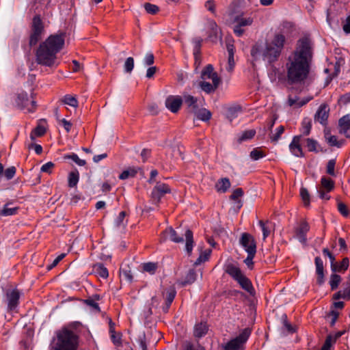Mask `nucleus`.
<instances>
[{"label":"nucleus","instance_id":"nucleus-40","mask_svg":"<svg viewBox=\"0 0 350 350\" xmlns=\"http://www.w3.org/2000/svg\"><path fill=\"white\" fill-rule=\"evenodd\" d=\"M46 129L44 126L38 124L31 131L30 138L31 140H34L36 137L43 136L46 133Z\"/></svg>","mask_w":350,"mask_h":350},{"label":"nucleus","instance_id":"nucleus-28","mask_svg":"<svg viewBox=\"0 0 350 350\" xmlns=\"http://www.w3.org/2000/svg\"><path fill=\"white\" fill-rule=\"evenodd\" d=\"M208 330V326L206 322L197 323L193 328V336L197 338H201L207 334Z\"/></svg>","mask_w":350,"mask_h":350},{"label":"nucleus","instance_id":"nucleus-26","mask_svg":"<svg viewBox=\"0 0 350 350\" xmlns=\"http://www.w3.org/2000/svg\"><path fill=\"white\" fill-rule=\"evenodd\" d=\"M12 204V202L9 201L4 204L2 209L0 210V217L12 216L18 214L20 208L18 206L10 207V206Z\"/></svg>","mask_w":350,"mask_h":350},{"label":"nucleus","instance_id":"nucleus-4","mask_svg":"<svg viewBox=\"0 0 350 350\" xmlns=\"http://www.w3.org/2000/svg\"><path fill=\"white\" fill-rule=\"evenodd\" d=\"M285 42L286 38L284 34L275 33L273 39L265 44V48L262 53L263 59L270 64L276 62L282 53Z\"/></svg>","mask_w":350,"mask_h":350},{"label":"nucleus","instance_id":"nucleus-1","mask_svg":"<svg viewBox=\"0 0 350 350\" xmlns=\"http://www.w3.org/2000/svg\"><path fill=\"white\" fill-rule=\"evenodd\" d=\"M313 42L309 37L299 38L285 64L289 85L304 83L308 79L313 61Z\"/></svg>","mask_w":350,"mask_h":350},{"label":"nucleus","instance_id":"nucleus-49","mask_svg":"<svg viewBox=\"0 0 350 350\" xmlns=\"http://www.w3.org/2000/svg\"><path fill=\"white\" fill-rule=\"evenodd\" d=\"M110 338L113 344L116 347H121L122 345V334L121 332H113L110 333Z\"/></svg>","mask_w":350,"mask_h":350},{"label":"nucleus","instance_id":"nucleus-22","mask_svg":"<svg viewBox=\"0 0 350 350\" xmlns=\"http://www.w3.org/2000/svg\"><path fill=\"white\" fill-rule=\"evenodd\" d=\"M339 133L347 138H350V115L347 114L341 117L338 120Z\"/></svg>","mask_w":350,"mask_h":350},{"label":"nucleus","instance_id":"nucleus-43","mask_svg":"<svg viewBox=\"0 0 350 350\" xmlns=\"http://www.w3.org/2000/svg\"><path fill=\"white\" fill-rule=\"evenodd\" d=\"M256 130L254 129H250L244 131L241 135L239 137L237 141L239 144L242 143L243 142L250 140L252 139L255 135H256Z\"/></svg>","mask_w":350,"mask_h":350},{"label":"nucleus","instance_id":"nucleus-52","mask_svg":"<svg viewBox=\"0 0 350 350\" xmlns=\"http://www.w3.org/2000/svg\"><path fill=\"white\" fill-rule=\"evenodd\" d=\"M234 21L237 23V25L241 27L250 26L253 23V19L252 18H243L242 16H237Z\"/></svg>","mask_w":350,"mask_h":350},{"label":"nucleus","instance_id":"nucleus-46","mask_svg":"<svg viewBox=\"0 0 350 350\" xmlns=\"http://www.w3.org/2000/svg\"><path fill=\"white\" fill-rule=\"evenodd\" d=\"M183 350H206V349L198 342L195 344L191 341L186 340L183 344Z\"/></svg>","mask_w":350,"mask_h":350},{"label":"nucleus","instance_id":"nucleus-39","mask_svg":"<svg viewBox=\"0 0 350 350\" xmlns=\"http://www.w3.org/2000/svg\"><path fill=\"white\" fill-rule=\"evenodd\" d=\"M196 278H197V274H196V271H195V269H189L185 277L184 281L182 282V285L186 286L187 284H193L196 280Z\"/></svg>","mask_w":350,"mask_h":350},{"label":"nucleus","instance_id":"nucleus-42","mask_svg":"<svg viewBox=\"0 0 350 350\" xmlns=\"http://www.w3.org/2000/svg\"><path fill=\"white\" fill-rule=\"evenodd\" d=\"M312 129V122L309 118H304L301 122V132L303 136H307L310 133Z\"/></svg>","mask_w":350,"mask_h":350},{"label":"nucleus","instance_id":"nucleus-56","mask_svg":"<svg viewBox=\"0 0 350 350\" xmlns=\"http://www.w3.org/2000/svg\"><path fill=\"white\" fill-rule=\"evenodd\" d=\"M202 39L200 38H196L193 41L194 43V49H193V55L195 56L196 61L197 60L198 57L200 55V49L202 46Z\"/></svg>","mask_w":350,"mask_h":350},{"label":"nucleus","instance_id":"nucleus-25","mask_svg":"<svg viewBox=\"0 0 350 350\" xmlns=\"http://www.w3.org/2000/svg\"><path fill=\"white\" fill-rule=\"evenodd\" d=\"M349 266V259L347 257L344 258L341 262H335L331 265V270L334 273H344L347 270Z\"/></svg>","mask_w":350,"mask_h":350},{"label":"nucleus","instance_id":"nucleus-30","mask_svg":"<svg viewBox=\"0 0 350 350\" xmlns=\"http://www.w3.org/2000/svg\"><path fill=\"white\" fill-rule=\"evenodd\" d=\"M242 111V107L239 105H234L230 106L226 109V117L230 121L232 122L235 119L239 113Z\"/></svg>","mask_w":350,"mask_h":350},{"label":"nucleus","instance_id":"nucleus-8","mask_svg":"<svg viewBox=\"0 0 350 350\" xmlns=\"http://www.w3.org/2000/svg\"><path fill=\"white\" fill-rule=\"evenodd\" d=\"M35 96L33 91L31 92L30 97L26 92L22 91L18 93L15 99L16 106L21 110L26 109L29 113H33L37 109Z\"/></svg>","mask_w":350,"mask_h":350},{"label":"nucleus","instance_id":"nucleus-54","mask_svg":"<svg viewBox=\"0 0 350 350\" xmlns=\"http://www.w3.org/2000/svg\"><path fill=\"white\" fill-rule=\"evenodd\" d=\"M16 173V167L10 166V167L6 168L5 170L3 169V176H4L7 180H10L14 177Z\"/></svg>","mask_w":350,"mask_h":350},{"label":"nucleus","instance_id":"nucleus-5","mask_svg":"<svg viewBox=\"0 0 350 350\" xmlns=\"http://www.w3.org/2000/svg\"><path fill=\"white\" fill-rule=\"evenodd\" d=\"M2 304L5 307V311L8 314H14L18 312L21 291L14 288H8L3 291Z\"/></svg>","mask_w":350,"mask_h":350},{"label":"nucleus","instance_id":"nucleus-2","mask_svg":"<svg viewBox=\"0 0 350 350\" xmlns=\"http://www.w3.org/2000/svg\"><path fill=\"white\" fill-rule=\"evenodd\" d=\"M65 38L66 33L60 31L50 35L37 49L36 62L47 67L57 66V55L64 48Z\"/></svg>","mask_w":350,"mask_h":350},{"label":"nucleus","instance_id":"nucleus-21","mask_svg":"<svg viewBox=\"0 0 350 350\" xmlns=\"http://www.w3.org/2000/svg\"><path fill=\"white\" fill-rule=\"evenodd\" d=\"M101 299V296L99 294H93L92 296L87 299H81V301L85 305L89 306L91 310L95 312L99 313L101 312L100 308L98 303Z\"/></svg>","mask_w":350,"mask_h":350},{"label":"nucleus","instance_id":"nucleus-55","mask_svg":"<svg viewBox=\"0 0 350 350\" xmlns=\"http://www.w3.org/2000/svg\"><path fill=\"white\" fill-rule=\"evenodd\" d=\"M336 159H330L328 161L326 166V172L327 174L332 176H336L335 172V165H336Z\"/></svg>","mask_w":350,"mask_h":350},{"label":"nucleus","instance_id":"nucleus-27","mask_svg":"<svg viewBox=\"0 0 350 350\" xmlns=\"http://www.w3.org/2000/svg\"><path fill=\"white\" fill-rule=\"evenodd\" d=\"M231 187V183L228 178H221L215 184V189L218 193H225Z\"/></svg>","mask_w":350,"mask_h":350},{"label":"nucleus","instance_id":"nucleus-6","mask_svg":"<svg viewBox=\"0 0 350 350\" xmlns=\"http://www.w3.org/2000/svg\"><path fill=\"white\" fill-rule=\"evenodd\" d=\"M226 271L230 276L237 281L242 289L248 293L250 295H255L256 291L251 280L242 273L239 267H236L232 264H230L227 266Z\"/></svg>","mask_w":350,"mask_h":350},{"label":"nucleus","instance_id":"nucleus-7","mask_svg":"<svg viewBox=\"0 0 350 350\" xmlns=\"http://www.w3.org/2000/svg\"><path fill=\"white\" fill-rule=\"evenodd\" d=\"M44 32V25L42 18L39 16H34L30 26L29 38V45L30 47L36 46L42 39Z\"/></svg>","mask_w":350,"mask_h":350},{"label":"nucleus","instance_id":"nucleus-31","mask_svg":"<svg viewBox=\"0 0 350 350\" xmlns=\"http://www.w3.org/2000/svg\"><path fill=\"white\" fill-rule=\"evenodd\" d=\"M93 271L98 277L106 279L109 276V271L103 263L97 262L92 267Z\"/></svg>","mask_w":350,"mask_h":350},{"label":"nucleus","instance_id":"nucleus-62","mask_svg":"<svg viewBox=\"0 0 350 350\" xmlns=\"http://www.w3.org/2000/svg\"><path fill=\"white\" fill-rule=\"evenodd\" d=\"M332 334L327 335L321 350H332V345L334 344L332 342Z\"/></svg>","mask_w":350,"mask_h":350},{"label":"nucleus","instance_id":"nucleus-60","mask_svg":"<svg viewBox=\"0 0 350 350\" xmlns=\"http://www.w3.org/2000/svg\"><path fill=\"white\" fill-rule=\"evenodd\" d=\"M144 7L146 12L150 14H155L159 11V8L157 5L150 3H145Z\"/></svg>","mask_w":350,"mask_h":350},{"label":"nucleus","instance_id":"nucleus-24","mask_svg":"<svg viewBox=\"0 0 350 350\" xmlns=\"http://www.w3.org/2000/svg\"><path fill=\"white\" fill-rule=\"evenodd\" d=\"M176 291L174 288H169L166 292V295L165 298V304L162 308L163 312L164 313H167L169 309L176 297Z\"/></svg>","mask_w":350,"mask_h":350},{"label":"nucleus","instance_id":"nucleus-18","mask_svg":"<svg viewBox=\"0 0 350 350\" xmlns=\"http://www.w3.org/2000/svg\"><path fill=\"white\" fill-rule=\"evenodd\" d=\"M315 264V273L317 276V284L322 286L325 283V269L323 266V262L319 256H317L314 258Z\"/></svg>","mask_w":350,"mask_h":350},{"label":"nucleus","instance_id":"nucleus-47","mask_svg":"<svg viewBox=\"0 0 350 350\" xmlns=\"http://www.w3.org/2000/svg\"><path fill=\"white\" fill-rule=\"evenodd\" d=\"M244 194V191L242 188H237L234 190H233L232 194L230 196V199L231 200L237 202L240 205L239 206V208H240L242 206V204L241 202V200H239L240 198H241Z\"/></svg>","mask_w":350,"mask_h":350},{"label":"nucleus","instance_id":"nucleus-10","mask_svg":"<svg viewBox=\"0 0 350 350\" xmlns=\"http://www.w3.org/2000/svg\"><path fill=\"white\" fill-rule=\"evenodd\" d=\"M239 244L247 253H256V241L253 235L248 232H243L239 238Z\"/></svg>","mask_w":350,"mask_h":350},{"label":"nucleus","instance_id":"nucleus-20","mask_svg":"<svg viewBox=\"0 0 350 350\" xmlns=\"http://www.w3.org/2000/svg\"><path fill=\"white\" fill-rule=\"evenodd\" d=\"M329 108L327 104H321L314 115V120L326 125L329 117Z\"/></svg>","mask_w":350,"mask_h":350},{"label":"nucleus","instance_id":"nucleus-61","mask_svg":"<svg viewBox=\"0 0 350 350\" xmlns=\"http://www.w3.org/2000/svg\"><path fill=\"white\" fill-rule=\"evenodd\" d=\"M134 68V59L132 57L126 58L124 65V70L126 72L131 73Z\"/></svg>","mask_w":350,"mask_h":350},{"label":"nucleus","instance_id":"nucleus-51","mask_svg":"<svg viewBox=\"0 0 350 350\" xmlns=\"http://www.w3.org/2000/svg\"><path fill=\"white\" fill-rule=\"evenodd\" d=\"M64 159L66 160L71 159L79 166H84L86 164V161L79 159L78 155L75 153L65 154Z\"/></svg>","mask_w":350,"mask_h":350},{"label":"nucleus","instance_id":"nucleus-37","mask_svg":"<svg viewBox=\"0 0 350 350\" xmlns=\"http://www.w3.org/2000/svg\"><path fill=\"white\" fill-rule=\"evenodd\" d=\"M193 113L196 116L198 120H200L204 122L208 121L211 118L212 116L211 111L205 108H202L200 109H198L196 113Z\"/></svg>","mask_w":350,"mask_h":350},{"label":"nucleus","instance_id":"nucleus-3","mask_svg":"<svg viewBox=\"0 0 350 350\" xmlns=\"http://www.w3.org/2000/svg\"><path fill=\"white\" fill-rule=\"evenodd\" d=\"M79 345V335L68 327H62L55 332L49 348V350H77Z\"/></svg>","mask_w":350,"mask_h":350},{"label":"nucleus","instance_id":"nucleus-15","mask_svg":"<svg viewBox=\"0 0 350 350\" xmlns=\"http://www.w3.org/2000/svg\"><path fill=\"white\" fill-rule=\"evenodd\" d=\"M310 230L309 224L306 220H301L297 227L294 229L295 237L301 243H306L307 241V233Z\"/></svg>","mask_w":350,"mask_h":350},{"label":"nucleus","instance_id":"nucleus-32","mask_svg":"<svg viewBox=\"0 0 350 350\" xmlns=\"http://www.w3.org/2000/svg\"><path fill=\"white\" fill-rule=\"evenodd\" d=\"M306 146L309 152H319L322 151L318 142L312 138H306L304 139Z\"/></svg>","mask_w":350,"mask_h":350},{"label":"nucleus","instance_id":"nucleus-16","mask_svg":"<svg viewBox=\"0 0 350 350\" xmlns=\"http://www.w3.org/2000/svg\"><path fill=\"white\" fill-rule=\"evenodd\" d=\"M200 78L202 80H211L212 82L221 83V79L214 70L212 64L206 65L202 70Z\"/></svg>","mask_w":350,"mask_h":350},{"label":"nucleus","instance_id":"nucleus-38","mask_svg":"<svg viewBox=\"0 0 350 350\" xmlns=\"http://www.w3.org/2000/svg\"><path fill=\"white\" fill-rule=\"evenodd\" d=\"M321 185L322 189L326 190L327 192H330L334 189L335 183L330 178L323 176L321 179Z\"/></svg>","mask_w":350,"mask_h":350},{"label":"nucleus","instance_id":"nucleus-41","mask_svg":"<svg viewBox=\"0 0 350 350\" xmlns=\"http://www.w3.org/2000/svg\"><path fill=\"white\" fill-rule=\"evenodd\" d=\"M138 169L134 167H129L124 170L119 176V178L121 180H125L130 177H135L137 174Z\"/></svg>","mask_w":350,"mask_h":350},{"label":"nucleus","instance_id":"nucleus-63","mask_svg":"<svg viewBox=\"0 0 350 350\" xmlns=\"http://www.w3.org/2000/svg\"><path fill=\"white\" fill-rule=\"evenodd\" d=\"M284 131V126H280L276 129V133L273 134L272 136L270 137L271 140L272 142H278L279 139L280 138L282 134Z\"/></svg>","mask_w":350,"mask_h":350},{"label":"nucleus","instance_id":"nucleus-53","mask_svg":"<svg viewBox=\"0 0 350 350\" xmlns=\"http://www.w3.org/2000/svg\"><path fill=\"white\" fill-rule=\"evenodd\" d=\"M300 196L301 198V200L304 202V204L306 206H308L310 203V196L308 191V189L305 187H301L300 189Z\"/></svg>","mask_w":350,"mask_h":350},{"label":"nucleus","instance_id":"nucleus-64","mask_svg":"<svg viewBox=\"0 0 350 350\" xmlns=\"http://www.w3.org/2000/svg\"><path fill=\"white\" fill-rule=\"evenodd\" d=\"M262 51L261 49V46L258 44H255L251 49V55L254 58L256 59L258 57L261 55H262Z\"/></svg>","mask_w":350,"mask_h":350},{"label":"nucleus","instance_id":"nucleus-29","mask_svg":"<svg viewBox=\"0 0 350 350\" xmlns=\"http://www.w3.org/2000/svg\"><path fill=\"white\" fill-rule=\"evenodd\" d=\"M183 100L192 113H196L198 109V98L190 94H185L183 96Z\"/></svg>","mask_w":350,"mask_h":350},{"label":"nucleus","instance_id":"nucleus-57","mask_svg":"<svg viewBox=\"0 0 350 350\" xmlns=\"http://www.w3.org/2000/svg\"><path fill=\"white\" fill-rule=\"evenodd\" d=\"M337 208L338 212L344 217H347L350 215V211L349 210L347 206L342 202H338L337 204Z\"/></svg>","mask_w":350,"mask_h":350},{"label":"nucleus","instance_id":"nucleus-11","mask_svg":"<svg viewBox=\"0 0 350 350\" xmlns=\"http://www.w3.org/2000/svg\"><path fill=\"white\" fill-rule=\"evenodd\" d=\"M171 191V188L167 184L158 182L152 190L151 198L155 204H159L162 198L165 194L170 193Z\"/></svg>","mask_w":350,"mask_h":350},{"label":"nucleus","instance_id":"nucleus-12","mask_svg":"<svg viewBox=\"0 0 350 350\" xmlns=\"http://www.w3.org/2000/svg\"><path fill=\"white\" fill-rule=\"evenodd\" d=\"M302 141L301 135H295L289 144L288 147L291 153L296 157L303 158L305 157V153L301 147Z\"/></svg>","mask_w":350,"mask_h":350},{"label":"nucleus","instance_id":"nucleus-14","mask_svg":"<svg viewBox=\"0 0 350 350\" xmlns=\"http://www.w3.org/2000/svg\"><path fill=\"white\" fill-rule=\"evenodd\" d=\"M183 100L180 96H168L165 101V107L172 113H176L180 109Z\"/></svg>","mask_w":350,"mask_h":350},{"label":"nucleus","instance_id":"nucleus-36","mask_svg":"<svg viewBox=\"0 0 350 350\" xmlns=\"http://www.w3.org/2000/svg\"><path fill=\"white\" fill-rule=\"evenodd\" d=\"M79 180V172L77 169L70 172L68 176V185L69 187L72 188L77 186Z\"/></svg>","mask_w":350,"mask_h":350},{"label":"nucleus","instance_id":"nucleus-34","mask_svg":"<svg viewBox=\"0 0 350 350\" xmlns=\"http://www.w3.org/2000/svg\"><path fill=\"white\" fill-rule=\"evenodd\" d=\"M185 250L188 254H191L193 247V232L187 229L185 232Z\"/></svg>","mask_w":350,"mask_h":350},{"label":"nucleus","instance_id":"nucleus-50","mask_svg":"<svg viewBox=\"0 0 350 350\" xmlns=\"http://www.w3.org/2000/svg\"><path fill=\"white\" fill-rule=\"evenodd\" d=\"M62 102L64 104L70 105L73 107H77L78 106V101L77 98L70 94H66L62 99Z\"/></svg>","mask_w":350,"mask_h":350},{"label":"nucleus","instance_id":"nucleus-45","mask_svg":"<svg viewBox=\"0 0 350 350\" xmlns=\"http://www.w3.org/2000/svg\"><path fill=\"white\" fill-rule=\"evenodd\" d=\"M283 327L289 334H294L297 332L296 326L292 325L289 321H288V317L286 314H283L281 317Z\"/></svg>","mask_w":350,"mask_h":350},{"label":"nucleus","instance_id":"nucleus-59","mask_svg":"<svg viewBox=\"0 0 350 350\" xmlns=\"http://www.w3.org/2000/svg\"><path fill=\"white\" fill-rule=\"evenodd\" d=\"M265 156H266L265 153L258 148H254L250 152V157L254 161H256L261 158H263Z\"/></svg>","mask_w":350,"mask_h":350},{"label":"nucleus","instance_id":"nucleus-13","mask_svg":"<svg viewBox=\"0 0 350 350\" xmlns=\"http://www.w3.org/2000/svg\"><path fill=\"white\" fill-rule=\"evenodd\" d=\"M51 0H33L30 5L29 11L33 13L34 16H39L41 18V14H44L45 11L48 10Z\"/></svg>","mask_w":350,"mask_h":350},{"label":"nucleus","instance_id":"nucleus-58","mask_svg":"<svg viewBox=\"0 0 350 350\" xmlns=\"http://www.w3.org/2000/svg\"><path fill=\"white\" fill-rule=\"evenodd\" d=\"M269 224L268 221H264L262 220H260L258 221V225L261 228L262 231L263 239H266L267 237L270 234V230L269 229L267 224Z\"/></svg>","mask_w":350,"mask_h":350},{"label":"nucleus","instance_id":"nucleus-17","mask_svg":"<svg viewBox=\"0 0 350 350\" xmlns=\"http://www.w3.org/2000/svg\"><path fill=\"white\" fill-rule=\"evenodd\" d=\"M161 239L164 241L170 240L176 243H183L184 241L183 236L179 235L172 227H168L162 232Z\"/></svg>","mask_w":350,"mask_h":350},{"label":"nucleus","instance_id":"nucleus-48","mask_svg":"<svg viewBox=\"0 0 350 350\" xmlns=\"http://www.w3.org/2000/svg\"><path fill=\"white\" fill-rule=\"evenodd\" d=\"M341 280V277L339 275L336 274V273L333 272V273L331 274L329 285L332 291H334L338 287Z\"/></svg>","mask_w":350,"mask_h":350},{"label":"nucleus","instance_id":"nucleus-23","mask_svg":"<svg viewBox=\"0 0 350 350\" xmlns=\"http://www.w3.org/2000/svg\"><path fill=\"white\" fill-rule=\"evenodd\" d=\"M220 83L212 82L211 83L208 81L201 80L199 82V87L206 94H210L214 93L218 88Z\"/></svg>","mask_w":350,"mask_h":350},{"label":"nucleus","instance_id":"nucleus-9","mask_svg":"<svg viewBox=\"0 0 350 350\" xmlns=\"http://www.w3.org/2000/svg\"><path fill=\"white\" fill-rule=\"evenodd\" d=\"M252 329L246 327L239 334L223 345L224 350H245V345L249 339Z\"/></svg>","mask_w":350,"mask_h":350},{"label":"nucleus","instance_id":"nucleus-35","mask_svg":"<svg viewBox=\"0 0 350 350\" xmlns=\"http://www.w3.org/2000/svg\"><path fill=\"white\" fill-rule=\"evenodd\" d=\"M325 137L327 143L330 146H336L337 148H340L344 144V140L338 141L336 135H332L329 133H325Z\"/></svg>","mask_w":350,"mask_h":350},{"label":"nucleus","instance_id":"nucleus-19","mask_svg":"<svg viewBox=\"0 0 350 350\" xmlns=\"http://www.w3.org/2000/svg\"><path fill=\"white\" fill-rule=\"evenodd\" d=\"M315 264V273L317 276V284L322 286L325 283V269L323 266V262L319 256H317L314 258Z\"/></svg>","mask_w":350,"mask_h":350},{"label":"nucleus","instance_id":"nucleus-33","mask_svg":"<svg viewBox=\"0 0 350 350\" xmlns=\"http://www.w3.org/2000/svg\"><path fill=\"white\" fill-rule=\"evenodd\" d=\"M312 99V97H308L302 99L301 100H299V98L297 96H295L294 98L289 96L288 99V104L289 106L295 107H301L306 104H307L309 101Z\"/></svg>","mask_w":350,"mask_h":350},{"label":"nucleus","instance_id":"nucleus-44","mask_svg":"<svg viewBox=\"0 0 350 350\" xmlns=\"http://www.w3.org/2000/svg\"><path fill=\"white\" fill-rule=\"evenodd\" d=\"M142 267L143 271L152 275L155 273L158 269V263L152 262H145L142 264Z\"/></svg>","mask_w":350,"mask_h":350}]
</instances>
